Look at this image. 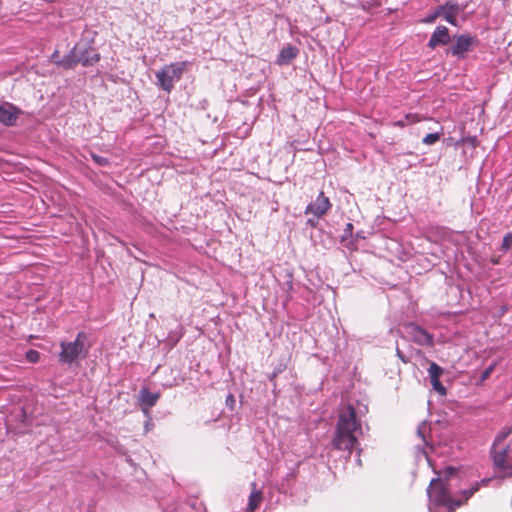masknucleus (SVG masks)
<instances>
[{
    "mask_svg": "<svg viewBox=\"0 0 512 512\" xmlns=\"http://www.w3.org/2000/svg\"><path fill=\"white\" fill-rule=\"evenodd\" d=\"M453 467H446L442 478L432 479L427 489L429 497L430 512H454L464 501H467L476 491H478L480 483H475L470 489L464 490L462 495L464 500H454L451 496L450 484L448 479L455 473Z\"/></svg>",
    "mask_w": 512,
    "mask_h": 512,
    "instance_id": "f257e3e1",
    "label": "nucleus"
},
{
    "mask_svg": "<svg viewBox=\"0 0 512 512\" xmlns=\"http://www.w3.org/2000/svg\"><path fill=\"white\" fill-rule=\"evenodd\" d=\"M363 434L362 425L358 419L356 409L352 404L343 406L338 415L335 435L332 440L337 450L349 451L358 446V438Z\"/></svg>",
    "mask_w": 512,
    "mask_h": 512,
    "instance_id": "f03ea898",
    "label": "nucleus"
},
{
    "mask_svg": "<svg viewBox=\"0 0 512 512\" xmlns=\"http://www.w3.org/2000/svg\"><path fill=\"white\" fill-rule=\"evenodd\" d=\"M87 339L85 332H79L73 341H61L59 362L69 366L78 364L88 353Z\"/></svg>",
    "mask_w": 512,
    "mask_h": 512,
    "instance_id": "7ed1b4c3",
    "label": "nucleus"
},
{
    "mask_svg": "<svg viewBox=\"0 0 512 512\" xmlns=\"http://www.w3.org/2000/svg\"><path fill=\"white\" fill-rule=\"evenodd\" d=\"M186 66L187 62L183 61L171 63L162 67L155 74L158 85L164 91L170 93L174 87V84L181 79Z\"/></svg>",
    "mask_w": 512,
    "mask_h": 512,
    "instance_id": "20e7f679",
    "label": "nucleus"
},
{
    "mask_svg": "<svg viewBox=\"0 0 512 512\" xmlns=\"http://www.w3.org/2000/svg\"><path fill=\"white\" fill-rule=\"evenodd\" d=\"M461 8L456 1L448 0L445 4L437 7L435 11L428 14L423 20V23L431 24L434 23L437 18L443 17L445 21L453 26H457V16L460 13Z\"/></svg>",
    "mask_w": 512,
    "mask_h": 512,
    "instance_id": "39448f33",
    "label": "nucleus"
},
{
    "mask_svg": "<svg viewBox=\"0 0 512 512\" xmlns=\"http://www.w3.org/2000/svg\"><path fill=\"white\" fill-rule=\"evenodd\" d=\"M491 457L494 467L501 473L503 477L512 475V451L508 446L500 445L499 447H491Z\"/></svg>",
    "mask_w": 512,
    "mask_h": 512,
    "instance_id": "423d86ee",
    "label": "nucleus"
},
{
    "mask_svg": "<svg viewBox=\"0 0 512 512\" xmlns=\"http://www.w3.org/2000/svg\"><path fill=\"white\" fill-rule=\"evenodd\" d=\"M478 44L479 40L476 36L460 34L454 36V43L449 48L448 52L457 59L462 60L466 57L467 52L478 46Z\"/></svg>",
    "mask_w": 512,
    "mask_h": 512,
    "instance_id": "0eeeda50",
    "label": "nucleus"
},
{
    "mask_svg": "<svg viewBox=\"0 0 512 512\" xmlns=\"http://www.w3.org/2000/svg\"><path fill=\"white\" fill-rule=\"evenodd\" d=\"M404 336L420 346H432L434 337L422 327L409 323L404 326Z\"/></svg>",
    "mask_w": 512,
    "mask_h": 512,
    "instance_id": "6e6552de",
    "label": "nucleus"
},
{
    "mask_svg": "<svg viewBox=\"0 0 512 512\" xmlns=\"http://www.w3.org/2000/svg\"><path fill=\"white\" fill-rule=\"evenodd\" d=\"M77 57L80 64L90 66L100 60V54L92 47L85 43L76 44Z\"/></svg>",
    "mask_w": 512,
    "mask_h": 512,
    "instance_id": "1a4fd4ad",
    "label": "nucleus"
},
{
    "mask_svg": "<svg viewBox=\"0 0 512 512\" xmlns=\"http://www.w3.org/2000/svg\"><path fill=\"white\" fill-rule=\"evenodd\" d=\"M330 208L331 203L328 197H326L323 192H320L317 198L307 205L305 214H312L315 217L320 218L325 215Z\"/></svg>",
    "mask_w": 512,
    "mask_h": 512,
    "instance_id": "9d476101",
    "label": "nucleus"
},
{
    "mask_svg": "<svg viewBox=\"0 0 512 512\" xmlns=\"http://www.w3.org/2000/svg\"><path fill=\"white\" fill-rule=\"evenodd\" d=\"M77 51L76 45L74 48L66 55H64L60 59V55L58 51H55L51 55V60L55 64H57L60 67H63L64 69H73L77 64H79L78 57H77Z\"/></svg>",
    "mask_w": 512,
    "mask_h": 512,
    "instance_id": "9b49d317",
    "label": "nucleus"
},
{
    "mask_svg": "<svg viewBox=\"0 0 512 512\" xmlns=\"http://www.w3.org/2000/svg\"><path fill=\"white\" fill-rule=\"evenodd\" d=\"M450 42L449 30L447 27L440 25L436 27L432 33L427 46L430 49H435L437 46L446 45Z\"/></svg>",
    "mask_w": 512,
    "mask_h": 512,
    "instance_id": "f8f14e48",
    "label": "nucleus"
},
{
    "mask_svg": "<svg viewBox=\"0 0 512 512\" xmlns=\"http://www.w3.org/2000/svg\"><path fill=\"white\" fill-rule=\"evenodd\" d=\"M299 54V49L296 46L288 44L280 51L276 59V64L279 66L290 64Z\"/></svg>",
    "mask_w": 512,
    "mask_h": 512,
    "instance_id": "ddd939ff",
    "label": "nucleus"
},
{
    "mask_svg": "<svg viewBox=\"0 0 512 512\" xmlns=\"http://www.w3.org/2000/svg\"><path fill=\"white\" fill-rule=\"evenodd\" d=\"M18 118V110L10 105L3 104L0 105V123L11 126L14 125Z\"/></svg>",
    "mask_w": 512,
    "mask_h": 512,
    "instance_id": "4468645a",
    "label": "nucleus"
},
{
    "mask_svg": "<svg viewBox=\"0 0 512 512\" xmlns=\"http://www.w3.org/2000/svg\"><path fill=\"white\" fill-rule=\"evenodd\" d=\"M159 398V393H152L147 388L141 389L139 394V400L143 412L145 414H148L149 409L157 403Z\"/></svg>",
    "mask_w": 512,
    "mask_h": 512,
    "instance_id": "2eb2a0df",
    "label": "nucleus"
},
{
    "mask_svg": "<svg viewBox=\"0 0 512 512\" xmlns=\"http://www.w3.org/2000/svg\"><path fill=\"white\" fill-rule=\"evenodd\" d=\"M263 500L262 492L253 490L249 496L248 505L246 508L247 512H254Z\"/></svg>",
    "mask_w": 512,
    "mask_h": 512,
    "instance_id": "dca6fc26",
    "label": "nucleus"
},
{
    "mask_svg": "<svg viewBox=\"0 0 512 512\" xmlns=\"http://www.w3.org/2000/svg\"><path fill=\"white\" fill-rule=\"evenodd\" d=\"M512 427H504L495 437L492 446L499 447L505 445L504 441L511 434Z\"/></svg>",
    "mask_w": 512,
    "mask_h": 512,
    "instance_id": "f3484780",
    "label": "nucleus"
},
{
    "mask_svg": "<svg viewBox=\"0 0 512 512\" xmlns=\"http://www.w3.org/2000/svg\"><path fill=\"white\" fill-rule=\"evenodd\" d=\"M419 121V118L416 114H406L402 119L394 121L393 126L395 127H405L409 124L416 123Z\"/></svg>",
    "mask_w": 512,
    "mask_h": 512,
    "instance_id": "a211bd4d",
    "label": "nucleus"
},
{
    "mask_svg": "<svg viewBox=\"0 0 512 512\" xmlns=\"http://www.w3.org/2000/svg\"><path fill=\"white\" fill-rule=\"evenodd\" d=\"M442 373L443 369L438 364L435 362L430 363V367L428 369L430 380L439 379Z\"/></svg>",
    "mask_w": 512,
    "mask_h": 512,
    "instance_id": "6ab92c4d",
    "label": "nucleus"
},
{
    "mask_svg": "<svg viewBox=\"0 0 512 512\" xmlns=\"http://www.w3.org/2000/svg\"><path fill=\"white\" fill-rule=\"evenodd\" d=\"M439 139H440V133H429L423 138L422 142L425 145H432V144L436 143Z\"/></svg>",
    "mask_w": 512,
    "mask_h": 512,
    "instance_id": "aec40b11",
    "label": "nucleus"
},
{
    "mask_svg": "<svg viewBox=\"0 0 512 512\" xmlns=\"http://www.w3.org/2000/svg\"><path fill=\"white\" fill-rule=\"evenodd\" d=\"M431 384L433 386V389L435 391H437L439 394L441 395H445L446 394V389L445 387L442 385V383L440 382L439 379H433L431 380Z\"/></svg>",
    "mask_w": 512,
    "mask_h": 512,
    "instance_id": "412c9836",
    "label": "nucleus"
},
{
    "mask_svg": "<svg viewBox=\"0 0 512 512\" xmlns=\"http://www.w3.org/2000/svg\"><path fill=\"white\" fill-rule=\"evenodd\" d=\"M512 246V233H507L504 238H503V241H502V249L504 251H507L511 248Z\"/></svg>",
    "mask_w": 512,
    "mask_h": 512,
    "instance_id": "4be33fe9",
    "label": "nucleus"
},
{
    "mask_svg": "<svg viewBox=\"0 0 512 512\" xmlns=\"http://www.w3.org/2000/svg\"><path fill=\"white\" fill-rule=\"evenodd\" d=\"M91 156L94 162L100 166H107L109 164V160L106 157H102L93 153L91 154Z\"/></svg>",
    "mask_w": 512,
    "mask_h": 512,
    "instance_id": "5701e85b",
    "label": "nucleus"
},
{
    "mask_svg": "<svg viewBox=\"0 0 512 512\" xmlns=\"http://www.w3.org/2000/svg\"><path fill=\"white\" fill-rule=\"evenodd\" d=\"M426 430V423L423 422L418 426L417 434L422 438L425 439L424 432Z\"/></svg>",
    "mask_w": 512,
    "mask_h": 512,
    "instance_id": "b1692460",
    "label": "nucleus"
},
{
    "mask_svg": "<svg viewBox=\"0 0 512 512\" xmlns=\"http://www.w3.org/2000/svg\"><path fill=\"white\" fill-rule=\"evenodd\" d=\"M396 352H397L398 357H399L403 362H405V363H406V362L408 361V360L404 357L403 353H402L399 349H397V350H396Z\"/></svg>",
    "mask_w": 512,
    "mask_h": 512,
    "instance_id": "393cba45",
    "label": "nucleus"
},
{
    "mask_svg": "<svg viewBox=\"0 0 512 512\" xmlns=\"http://www.w3.org/2000/svg\"><path fill=\"white\" fill-rule=\"evenodd\" d=\"M26 358L31 362L32 361V349L26 352Z\"/></svg>",
    "mask_w": 512,
    "mask_h": 512,
    "instance_id": "a878e982",
    "label": "nucleus"
},
{
    "mask_svg": "<svg viewBox=\"0 0 512 512\" xmlns=\"http://www.w3.org/2000/svg\"><path fill=\"white\" fill-rule=\"evenodd\" d=\"M491 370H492V368H489V369H487V370L483 373V379L489 376V374H490Z\"/></svg>",
    "mask_w": 512,
    "mask_h": 512,
    "instance_id": "bb28decb",
    "label": "nucleus"
},
{
    "mask_svg": "<svg viewBox=\"0 0 512 512\" xmlns=\"http://www.w3.org/2000/svg\"><path fill=\"white\" fill-rule=\"evenodd\" d=\"M33 356H34V363H36L39 359V353L34 351Z\"/></svg>",
    "mask_w": 512,
    "mask_h": 512,
    "instance_id": "cd10ccee",
    "label": "nucleus"
},
{
    "mask_svg": "<svg viewBox=\"0 0 512 512\" xmlns=\"http://www.w3.org/2000/svg\"><path fill=\"white\" fill-rule=\"evenodd\" d=\"M352 228H353L352 224H351V223H348V224H347V230L351 231V230H352Z\"/></svg>",
    "mask_w": 512,
    "mask_h": 512,
    "instance_id": "c85d7f7f",
    "label": "nucleus"
},
{
    "mask_svg": "<svg viewBox=\"0 0 512 512\" xmlns=\"http://www.w3.org/2000/svg\"><path fill=\"white\" fill-rule=\"evenodd\" d=\"M488 481H489V480H482V481H481V484L486 485Z\"/></svg>",
    "mask_w": 512,
    "mask_h": 512,
    "instance_id": "c756f323",
    "label": "nucleus"
},
{
    "mask_svg": "<svg viewBox=\"0 0 512 512\" xmlns=\"http://www.w3.org/2000/svg\"><path fill=\"white\" fill-rule=\"evenodd\" d=\"M227 398H228V399H231V401H234V399H233V396H232V395H229Z\"/></svg>",
    "mask_w": 512,
    "mask_h": 512,
    "instance_id": "7c9ffc66",
    "label": "nucleus"
}]
</instances>
